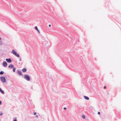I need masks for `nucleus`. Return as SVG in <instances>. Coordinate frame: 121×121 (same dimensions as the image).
Wrapping results in <instances>:
<instances>
[{"instance_id":"12","label":"nucleus","mask_w":121,"mask_h":121,"mask_svg":"<svg viewBox=\"0 0 121 121\" xmlns=\"http://www.w3.org/2000/svg\"><path fill=\"white\" fill-rule=\"evenodd\" d=\"M82 117L83 119H85V117L84 115H82Z\"/></svg>"},{"instance_id":"22","label":"nucleus","mask_w":121,"mask_h":121,"mask_svg":"<svg viewBox=\"0 0 121 121\" xmlns=\"http://www.w3.org/2000/svg\"><path fill=\"white\" fill-rule=\"evenodd\" d=\"M106 88V86H104V89H105Z\"/></svg>"},{"instance_id":"1","label":"nucleus","mask_w":121,"mask_h":121,"mask_svg":"<svg viewBox=\"0 0 121 121\" xmlns=\"http://www.w3.org/2000/svg\"><path fill=\"white\" fill-rule=\"evenodd\" d=\"M0 79L1 81L3 82H5L6 80L4 77H1L0 78Z\"/></svg>"},{"instance_id":"5","label":"nucleus","mask_w":121,"mask_h":121,"mask_svg":"<svg viewBox=\"0 0 121 121\" xmlns=\"http://www.w3.org/2000/svg\"><path fill=\"white\" fill-rule=\"evenodd\" d=\"M14 67L13 65L12 64H10L9 66V67L12 68Z\"/></svg>"},{"instance_id":"17","label":"nucleus","mask_w":121,"mask_h":121,"mask_svg":"<svg viewBox=\"0 0 121 121\" xmlns=\"http://www.w3.org/2000/svg\"><path fill=\"white\" fill-rule=\"evenodd\" d=\"M37 31L39 32V33H40V32H39V30H37Z\"/></svg>"},{"instance_id":"3","label":"nucleus","mask_w":121,"mask_h":121,"mask_svg":"<svg viewBox=\"0 0 121 121\" xmlns=\"http://www.w3.org/2000/svg\"><path fill=\"white\" fill-rule=\"evenodd\" d=\"M3 65L4 67H6L7 65V63L6 61H4L3 63Z\"/></svg>"},{"instance_id":"10","label":"nucleus","mask_w":121,"mask_h":121,"mask_svg":"<svg viewBox=\"0 0 121 121\" xmlns=\"http://www.w3.org/2000/svg\"><path fill=\"white\" fill-rule=\"evenodd\" d=\"M22 71L23 72H26V69L24 68L22 69Z\"/></svg>"},{"instance_id":"11","label":"nucleus","mask_w":121,"mask_h":121,"mask_svg":"<svg viewBox=\"0 0 121 121\" xmlns=\"http://www.w3.org/2000/svg\"><path fill=\"white\" fill-rule=\"evenodd\" d=\"M15 55L18 57H19V55L17 53V52L16 53V54H15Z\"/></svg>"},{"instance_id":"23","label":"nucleus","mask_w":121,"mask_h":121,"mask_svg":"<svg viewBox=\"0 0 121 121\" xmlns=\"http://www.w3.org/2000/svg\"><path fill=\"white\" fill-rule=\"evenodd\" d=\"M13 121H17V120L16 119H15Z\"/></svg>"},{"instance_id":"18","label":"nucleus","mask_w":121,"mask_h":121,"mask_svg":"<svg viewBox=\"0 0 121 121\" xmlns=\"http://www.w3.org/2000/svg\"><path fill=\"white\" fill-rule=\"evenodd\" d=\"M98 114H99V115L100 114V112H98Z\"/></svg>"},{"instance_id":"21","label":"nucleus","mask_w":121,"mask_h":121,"mask_svg":"<svg viewBox=\"0 0 121 121\" xmlns=\"http://www.w3.org/2000/svg\"><path fill=\"white\" fill-rule=\"evenodd\" d=\"M64 109L65 110H66V108H64Z\"/></svg>"},{"instance_id":"2","label":"nucleus","mask_w":121,"mask_h":121,"mask_svg":"<svg viewBox=\"0 0 121 121\" xmlns=\"http://www.w3.org/2000/svg\"><path fill=\"white\" fill-rule=\"evenodd\" d=\"M24 78L25 79L28 81H29L30 80V78L28 75H25L24 76Z\"/></svg>"},{"instance_id":"8","label":"nucleus","mask_w":121,"mask_h":121,"mask_svg":"<svg viewBox=\"0 0 121 121\" xmlns=\"http://www.w3.org/2000/svg\"><path fill=\"white\" fill-rule=\"evenodd\" d=\"M18 73V74L20 75H22V73L21 72V71H17Z\"/></svg>"},{"instance_id":"16","label":"nucleus","mask_w":121,"mask_h":121,"mask_svg":"<svg viewBox=\"0 0 121 121\" xmlns=\"http://www.w3.org/2000/svg\"><path fill=\"white\" fill-rule=\"evenodd\" d=\"M34 115H36V112H34Z\"/></svg>"},{"instance_id":"9","label":"nucleus","mask_w":121,"mask_h":121,"mask_svg":"<svg viewBox=\"0 0 121 121\" xmlns=\"http://www.w3.org/2000/svg\"><path fill=\"white\" fill-rule=\"evenodd\" d=\"M0 92H1L3 94H4V92L0 88Z\"/></svg>"},{"instance_id":"13","label":"nucleus","mask_w":121,"mask_h":121,"mask_svg":"<svg viewBox=\"0 0 121 121\" xmlns=\"http://www.w3.org/2000/svg\"><path fill=\"white\" fill-rule=\"evenodd\" d=\"M3 74V72L2 71H1L0 72V74L1 75Z\"/></svg>"},{"instance_id":"25","label":"nucleus","mask_w":121,"mask_h":121,"mask_svg":"<svg viewBox=\"0 0 121 121\" xmlns=\"http://www.w3.org/2000/svg\"><path fill=\"white\" fill-rule=\"evenodd\" d=\"M1 39V38L0 37V40Z\"/></svg>"},{"instance_id":"6","label":"nucleus","mask_w":121,"mask_h":121,"mask_svg":"<svg viewBox=\"0 0 121 121\" xmlns=\"http://www.w3.org/2000/svg\"><path fill=\"white\" fill-rule=\"evenodd\" d=\"M12 52L13 54L14 55L16 54V53H17V52L14 50H12Z\"/></svg>"},{"instance_id":"15","label":"nucleus","mask_w":121,"mask_h":121,"mask_svg":"<svg viewBox=\"0 0 121 121\" xmlns=\"http://www.w3.org/2000/svg\"><path fill=\"white\" fill-rule=\"evenodd\" d=\"M35 29L36 30H38V28L37 26H36L35 27Z\"/></svg>"},{"instance_id":"24","label":"nucleus","mask_w":121,"mask_h":121,"mask_svg":"<svg viewBox=\"0 0 121 121\" xmlns=\"http://www.w3.org/2000/svg\"><path fill=\"white\" fill-rule=\"evenodd\" d=\"M49 27H50V26H51V25H49Z\"/></svg>"},{"instance_id":"19","label":"nucleus","mask_w":121,"mask_h":121,"mask_svg":"<svg viewBox=\"0 0 121 121\" xmlns=\"http://www.w3.org/2000/svg\"><path fill=\"white\" fill-rule=\"evenodd\" d=\"M2 115V113H0V115Z\"/></svg>"},{"instance_id":"20","label":"nucleus","mask_w":121,"mask_h":121,"mask_svg":"<svg viewBox=\"0 0 121 121\" xmlns=\"http://www.w3.org/2000/svg\"><path fill=\"white\" fill-rule=\"evenodd\" d=\"M1 101H0V105H1Z\"/></svg>"},{"instance_id":"7","label":"nucleus","mask_w":121,"mask_h":121,"mask_svg":"<svg viewBox=\"0 0 121 121\" xmlns=\"http://www.w3.org/2000/svg\"><path fill=\"white\" fill-rule=\"evenodd\" d=\"M84 97L85 99H86L87 100H88L89 99V98L87 97L86 96H84Z\"/></svg>"},{"instance_id":"14","label":"nucleus","mask_w":121,"mask_h":121,"mask_svg":"<svg viewBox=\"0 0 121 121\" xmlns=\"http://www.w3.org/2000/svg\"><path fill=\"white\" fill-rule=\"evenodd\" d=\"M16 69L15 68H13V71L14 72H15Z\"/></svg>"},{"instance_id":"4","label":"nucleus","mask_w":121,"mask_h":121,"mask_svg":"<svg viewBox=\"0 0 121 121\" xmlns=\"http://www.w3.org/2000/svg\"><path fill=\"white\" fill-rule=\"evenodd\" d=\"M6 60L8 62H11V60L10 59H6Z\"/></svg>"}]
</instances>
